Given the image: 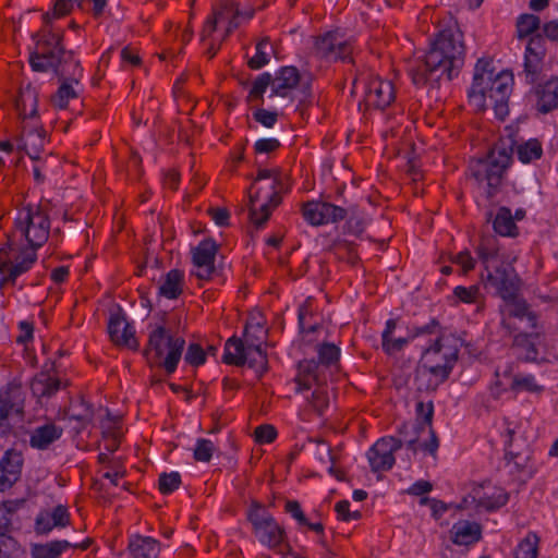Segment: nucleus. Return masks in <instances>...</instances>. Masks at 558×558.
<instances>
[{"mask_svg": "<svg viewBox=\"0 0 558 558\" xmlns=\"http://www.w3.org/2000/svg\"><path fill=\"white\" fill-rule=\"evenodd\" d=\"M185 362L193 366H198L205 363L206 361V352L203 350V348L197 343H191L187 347L185 356Z\"/></svg>", "mask_w": 558, "mask_h": 558, "instance_id": "60", "label": "nucleus"}, {"mask_svg": "<svg viewBox=\"0 0 558 558\" xmlns=\"http://www.w3.org/2000/svg\"><path fill=\"white\" fill-rule=\"evenodd\" d=\"M300 81V74L294 66H284L280 69L276 76L272 77V93L271 96H279L282 98L291 97L293 89Z\"/></svg>", "mask_w": 558, "mask_h": 558, "instance_id": "27", "label": "nucleus"}, {"mask_svg": "<svg viewBox=\"0 0 558 558\" xmlns=\"http://www.w3.org/2000/svg\"><path fill=\"white\" fill-rule=\"evenodd\" d=\"M21 391L17 387L8 386L0 391V428L2 433L7 430L4 422L12 414H21L22 405L20 402Z\"/></svg>", "mask_w": 558, "mask_h": 558, "instance_id": "28", "label": "nucleus"}, {"mask_svg": "<svg viewBox=\"0 0 558 558\" xmlns=\"http://www.w3.org/2000/svg\"><path fill=\"white\" fill-rule=\"evenodd\" d=\"M472 502H476V508H483L487 511H494L508 502V494L499 487L490 485H476L471 490Z\"/></svg>", "mask_w": 558, "mask_h": 558, "instance_id": "23", "label": "nucleus"}, {"mask_svg": "<svg viewBox=\"0 0 558 558\" xmlns=\"http://www.w3.org/2000/svg\"><path fill=\"white\" fill-rule=\"evenodd\" d=\"M62 38V34L51 29H43L34 34L36 48L29 56L31 66L36 72L53 70L60 78L71 74L73 81L78 83L83 76V69L80 61L73 60V52L64 49Z\"/></svg>", "mask_w": 558, "mask_h": 558, "instance_id": "3", "label": "nucleus"}, {"mask_svg": "<svg viewBox=\"0 0 558 558\" xmlns=\"http://www.w3.org/2000/svg\"><path fill=\"white\" fill-rule=\"evenodd\" d=\"M265 336L266 330H264L259 324H256L255 326L246 325L244 331V340H242L245 345V350L250 351L262 348Z\"/></svg>", "mask_w": 558, "mask_h": 558, "instance_id": "47", "label": "nucleus"}, {"mask_svg": "<svg viewBox=\"0 0 558 558\" xmlns=\"http://www.w3.org/2000/svg\"><path fill=\"white\" fill-rule=\"evenodd\" d=\"M245 363L250 367H253L258 373H264L267 369V356L262 348L246 351L245 350Z\"/></svg>", "mask_w": 558, "mask_h": 558, "instance_id": "55", "label": "nucleus"}, {"mask_svg": "<svg viewBox=\"0 0 558 558\" xmlns=\"http://www.w3.org/2000/svg\"><path fill=\"white\" fill-rule=\"evenodd\" d=\"M16 109L22 119L33 118L37 114L36 92L27 86L23 89L16 100Z\"/></svg>", "mask_w": 558, "mask_h": 558, "instance_id": "37", "label": "nucleus"}, {"mask_svg": "<svg viewBox=\"0 0 558 558\" xmlns=\"http://www.w3.org/2000/svg\"><path fill=\"white\" fill-rule=\"evenodd\" d=\"M507 434L509 436V440L507 442V452H506V459L508 460V464H513L518 469H522L525 466V463L527 461V456L522 454L520 452H514L512 449V441L513 436L515 434V428H508Z\"/></svg>", "mask_w": 558, "mask_h": 558, "instance_id": "54", "label": "nucleus"}, {"mask_svg": "<svg viewBox=\"0 0 558 558\" xmlns=\"http://www.w3.org/2000/svg\"><path fill=\"white\" fill-rule=\"evenodd\" d=\"M453 294L464 303H474L478 299L480 288L477 286H471L468 288L459 286L454 288Z\"/></svg>", "mask_w": 558, "mask_h": 558, "instance_id": "61", "label": "nucleus"}, {"mask_svg": "<svg viewBox=\"0 0 558 558\" xmlns=\"http://www.w3.org/2000/svg\"><path fill=\"white\" fill-rule=\"evenodd\" d=\"M268 180L266 186H260L255 193L248 192L250 220L260 228L269 219L271 211L281 203L280 193L283 190L281 178L276 170L260 169L256 181Z\"/></svg>", "mask_w": 558, "mask_h": 558, "instance_id": "6", "label": "nucleus"}, {"mask_svg": "<svg viewBox=\"0 0 558 558\" xmlns=\"http://www.w3.org/2000/svg\"><path fill=\"white\" fill-rule=\"evenodd\" d=\"M512 90V75L496 72L489 59H478L469 90L470 104L476 110H485L492 106L495 116L505 120L509 113L508 99Z\"/></svg>", "mask_w": 558, "mask_h": 558, "instance_id": "2", "label": "nucleus"}, {"mask_svg": "<svg viewBox=\"0 0 558 558\" xmlns=\"http://www.w3.org/2000/svg\"><path fill=\"white\" fill-rule=\"evenodd\" d=\"M270 51H272V47L269 43V38L264 37L256 45V53L248 60V66L253 70H258L268 64Z\"/></svg>", "mask_w": 558, "mask_h": 558, "instance_id": "44", "label": "nucleus"}, {"mask_svg": "<svg viewBox=\"0 0 558 558\" xmlns=\"http://www.w3.org/2000/svg\"><path fill=\"white\" fill-rule=\"evenodd\" d=\"M63 429L54 424L36 427L29 438L33 448L45 450L62 436Z\"/></svg>", "mask_w": 558, "mask_h": 558, "instance_id": "32", "label": "nucleus"}, {"mask_svg": "<svg viewBox=\"0 0 558 558\" xmlns=\"http://www.w3.org/2000/svg\"><path fill=\"white\" fill-rule=\"evenodd\" d=\"M339 349L331 343H324L318 349V361L303 360L299 363V375L295 378L298 392L311 389V380L318 381L324 369L339 360Z\"/></svg>", "mask_w": 558, "mask_h": 558, "instance_id": "9", "label": "nucleus"}, {"mask_svg": "<svg viewBox=\"0 0 558 558\" xmlns=\"http://www.w3.org/2000/svg\"><path fill=\"white\" fill-rule=\"evenodd\" d=\"M465 47L462 32L453 24L439 32L423 61H415L409 72L416 86L449 82L464 63Z\"/></svg>", "mask_w": 558, "mask_h": 558, "instance_id": "1", "label": "nucleus"}, {"mask_svg": "<svg viewBox=\"0 0 558 558\" xmlns=\"http://www.w3.org/2000/svg\"><path fill=\"white\" fill-rule=\"evenodd\" d=\"M546 54L543 35L535 34L530 37L524 53V73L530 83H534L542 70Z\"/></svg>", "mask_w": 558, "mask_h": 558, "instance_id": "21", "label": "nucleus"}, {"mask_svg": "<svg viewBox=\"0 0 558 558\" xmlns=\"http://www.w3.org/2000/svg\"><path fill=\"white\" fill-rule=\"evenodd\" d=\"M36 248H26L16 255L13 243L9 242L0 248V275L1 282L15 281V279L26 272L36 262Z\"/></svg>", "mask_w": 558, "mask_h": 558, "instance_id": "11", "label": "nucleus"}, {"mask_svg": "<svg viewBox=\"0 0 558 558\" xmlns=\"http://www.w3.org/2000/svg\"><path fill=\"white\" fill-rule=\"evenodd\" d=\"M45 145V132L43 130L24 131L19 141V148L23 149L32 159H38Z\"/></svg>", "mask_w": 558, "mask_h": 558, "instance_id": "34", "label": "nucleus"}, {"mask_svg": "<svg viewBox=\"0 0 558 558\" xmlns=\"http://www.w3.org/2000/svg\"><path fill=\"white\" fill-rule=\"evenodd\" d=\"M363 101L366 108L383 110L395 100V88L390 81L380 77L363 78Z\"/></svg>", "mask_w": 558, "mask_h": 558, "instance_id": "15", "label": "nucleus"}, {"mask_svg": "<svg viewBox=\"0 0 558 558\" xmlns=\"http://www.w3.org/2000/svg\"><path fill=\"white\" fill-rule=\"evenodd\" d=\"M347 216L349 215V219L345 223L348 232L359 235L361 234L367 223V220L364 215H362L355 207L347 210Z\"/></svg>", "mask_w": 558, "mask_h": 558, "instance_id": "52", "label": "nucleus"}, {"mask_svg": "<svg viewBox=\"0 0 558 558\" xmlns=\"http://www.w3.org/2000/svg\"><path fill=\"white\" fill-rule=\"evenodd\" d=\"M108 332L112 342L119 347L131 350L138 349V341L135 338L133 326L126 320L121 310L111 313L108 322Z\"/></svg>", "mask_w": 558, "mask_h": 558, "instance_id": "20", "label": "nucleus"}, {"mask_svg": "<svg viewBox=\"0 0 558 558\" xmlns=\"http://www.w3.org/2000/svg\"><path fill=\"white\" fill-rule=\"evenodd\" d=\"M31 389L38 398L51 397L60 389V380L52 377L48 371H44L32 380Z\"/></svg>", "mask_w": 558, "mask_h": 558, "instance_id": "35", "label": "nucleus"}, {"mask_svg": "<svg viewBox=\"0 0 558 558\" xmlns=\"http://www.w3.org/2000/svg\"><path fill=\"white\" fill-rule=\"evenodd\" d=\"M482 537V527L476 522L462 520L454 523L450 530V538L458 546H470Z\"/></svg>", "mask_w": 558, "mask_h": 558, "instance_id": "26", "label": "nucleus"}, {"mask_svg": "<svg viewBox=\"0 0 558 558\" xmlns=\"http://www.w3.org/2000/svg\"><path fill=\"white\" fill-rule=\"evenodd\" d=\"M314 53L327 61H345L352 54V45L340 32L330 31L314 38Z\"/></svg>", "mask_w": 558, "mask_h": 558, "instance_id": "13", "label": "nucleus"}, {"mask_svg": "<svg viewBox=\"0 0 558 558\" xmlns=\"http://www.w3.org/2000/svg\"><path fill=\"white\" fill-rule=\"evenodd\" d=\"M505 312L508 314V318L502 319V326L509 330L519 329L512 318L519 319L521 323L526 322L529 327H536V316L529 310L527 304L522 300H517V296L512 300L505 301Z\"/></svg>", "mask_w": 558, "mask_h": 558, "instance_id": "25", "label": "nucleus"}, {"mask_svg": "<svg viewBox=\"0 0 558 558\" xmlns=\"http://www.w3.org/2000/svg\"><path fill=\"white\" fill-rule=\"evenodd\" d=\"M517 154L520 161L523 163H529L542 157L543 148L537 140L532 138L519 145L517 148Z\"/></svg>", "mask_w": 558, "mask_h": 558, "instance_id": "43", "label": "nucleus"}, {"mask_svg": "<svg viewBox=\"0 0 558 558\" xmlns=\"http://www.w3.org/2000/svg\"><path fill=\"white\" fill-rule=\"evenodd\" d=\"M25 550L10 535H0V558H25Z\"/></svg>", "mask_w": 558, "mask_h": 558, "instance_id": "48", "label": "nucleus"}, {"mask_svg": "<svg viewBox=\"0 0 558 558\" xmlns=\"http://www.w3.org/2000/svg\"><path fill=\"white\" fill-rule=\"evenodd\" d=\"M277 436L276 428L272 425L264 424L255 429V439L260 444H269Z\"/></svg>", "mask_w": 558, "mask_h": 558, "instance_id": "63", "label": "nucleus"}, {"mask_svg": "<svg viewBox=\"0 0 558 558\" xmlns=\"http://www.w3.org/2000/svg\"><path fill=\"white\" fill-rule=\"evenodd\" d=\"M538 536L530 532L519 543L515 549V558H536L538 551Z\"/></svg>", "mask_w": 558, "mask_h": 558, "instance_id": "46", "label": "nucleus"}, {"mask_svg": "<svg viewBox=\"0 0 558 558\" xmlns=\"http://www.w3.org/2000/svg\"><path fill=\"white\" fill-rule=\"evenodd\" d=\"M74 2H76L78 7L82 4L78 0H58L54 3L52 15L50 13L44 15L45 22L49 23L51 17H61L68 14L73 9Z\"/></svg>", "mask_w": 558, "mask_h": 558, "instance_id": "59", "label": "nucleus"}, {"mask_svg": "<svg viewBox=\"0 0 558 558\" xmlns=\"http://www.w3.org/2000/svg\"><path fill=\"white\" fill-rule=\"evenodd\" d=\"M331 250L339 259H345L350 264H355L357 260L354 246L347 241H337Z\"/></svg>", "mask_w": 558, "mask_h": 558, "instance_id": "57", "label": "nucleus"}, {"mask_svg": "<svg viewBox=\"0 0 558 558\" xmlns=\"http://www.w3.org/2000/svg\"><path fill=\"white\" fill-rule=\"evenodd\" d=\"M402 447V440L395 437H384L368 450L367 458L372 471H387L395 464L393 453Z\"/></svg>", "mask_w": 558, "mask_h": 558, "instance_id": "17", "label": "nucleus"}, {"mask_svg": "<svg viewBox=\"0 0 558 558\" xmlns=\"http://www.w3.org/2000/svg\"><path fill=\"white\" fill-rule=\"evenodd\" d=\"M181 475L179 472L161 473L159 475L158 486L162 494H170L179 488Z\"/></svg>", "mask_w": 558, "mask_h": 558, "instance_id": "56", "label": "nucleus"}, {"mask_svg": "<svg viewBox=\"0 0 558 558\" xmlns=\"http://www.w3.org/2000/svg\"><path fill=\"white\" fill-rule=\"evenodd\" d=\"M223 362L232 365L245 364V345L241 339L230 338L225 344Z\"/></svg>", "mask_w": 558, "mask_h": 558, "instance_id": "38", "label": "nucleus"}, {"mask_svg": "<svg viewBox=\"0 0 558 558\" xmlns=\"http://www.w3.org/2000/svg\"><path fill=\"white\" fill-rule=\"evenodd\" d=\"M268 86L272 87V76L267 72L262 73L253 82L252 88L250 90V97L263 99L264 93Z\"/></svg>", "mask_w": 558, "mask_h": 558, "instance_id": "58", "label": "nucleus"}, {"mask_svg": "<svg viewBox=\"0 0 558 558\" xmlns=\"http://www.w3.org/2000/svg\"><path fill=\"white\" fill-rule=\"evenodd\" d=\"M325 380V377H320L318 381H312L311 380V387L313 384H316L317 387L312 393V398L310 400L311 405L313 409L318 413L322 414L324 410L329 405V393L327 388L323 385V381Z\"/></svg>", "mask_w": 558, "mask_h": 558, "instance_id": "45", "label": "nucleus"}, {"mask_svg": "<svg viewBox=\"0 0 558 558\" xmlns=\"http://www.w3.org/2000/svg\"><path fill=\"white\" fill-rule=\"evenodd\" d=\"M541 19L534 14H522L517 21V34L520 39L533 36L539 28Z\"/></svg>", "mask_w": 558, "mask_h": 558, "instance_id": "49", "label": "nucleus"}, {"mask_svg": "<svg viewBox=\"0 0 558 558\" xmlns=\"http://www.w3.org/2000/svg\"><path fill=\"white\" fill-rule=\"evenodd\" d=\"M129 550L133 558H158L160 546L151 537L134 535L130 539Z\"/></svg>", "mask_w": 558, "mask_h": 558, "instance_id": "31", "label": "nucleus"}, {"mask_svg": "<svg viewBox=\"0 0 558 558\" xmlns=\"http://www.w3.org/2000/svg\"><path fill=\"white\" fill-rule=\"evenodd\" d=\"M460 342V339L454 336L441 335L437 337L432 345L423 351L420 362L425 364L428 355L437 367H441L449 375L458 360Z\"/></svg>", "mask_w": 558, "mask_h": 558, "instance_id": "12", "label": "nucleus"}, {"mask_svg": "<svg viewBox=\"0 0 558 558\" xmlns=\"http://www.w3.org/2000/svg\"><path fill=\"white\" fill-rule=\"evenodd\" d=\"M15 230L33 248L40 247L49 236L50 221L39 207L22 209L15 219Z\"/></svg>", "mask_w": 558, "mask_h": 558, "instance_id": "8", "label": "nucleus"}, {"mask_svg": "<svg viewBox=\"0 0 558 558\" xmlns=\"http://www.w3.org/2000/svg\"><path fill=\"white\" fill-rule=\"evenodd\" d=\"M400 438L397 440H402V446L405 445L410 450L416 452L418 450H424V442H429V438L426 435H420L416 430H409L407 434L402 433V426L399 429Z\"/></svg>", "mask_w": 558, "mask_h": 558, "instance_id": "50", "label": "nucleus"}, {"mask_svg": "<svg viewBox=\"0 0 558 558\" xmlns=\"http://www.w3.org/2000/svg\"><path fill=\"white\" fill-rule=\"evenodd\" d=\"M69 512L64 506H57L52 511H41L36 518V530L39 533H48L53 527H64L69 524Z\"/></svg>", "mask_w": 558, "mask_h": 558, "instance_id": "30", "label": "nucleus"}, {"mask_svg": "<svg viewBox=\"0 0 558 558\" xmlns=\"http://www.w3.org/2000/svg\"><path fill=\"white\" fill-rule=\"evenodd\" d=\"M433 362L427 355L426 363L420 362L416 367L414 383L420 391H434L449 377L445 369Z\"/></svg>", "mask_w": 558, "mask_h": 558, "instance_id": "22", "label": "nucleus"}, {"mask_svg": "<svg viewBox=\"0 0 558 558\" xmlns=\"http://www.w3.org/2000/svg\"><path fill=\"white\" fill-rule=\"evenodd\" d=\"M416 413L422 421L416 424H402V433L407 434L409 430H416L420 435H426L429 438V442H424L423 448L426 452L435 454L439 442L432 427V420L434 414V405L432 402L424 403L418 402L416 404Z\"/></svg>", "mask_w": 558, "mask_h": 558, "instance_id": "18", "label": "nucleus"}, {"mask_svg": "<svg viewBox=\"0 0 558 558\" xmlns=\"http://www.w3.org/2000/svg\"><path fill=\"white\" fill-rule=\"evenodd\" d=\"M23 465L22 453L16 450H8L0 460V490L10 488L21 475Z\"/></svg>", "mask_w": 558, "mask_h": 558, "instance_id": "24", "label": "nucleus"}, {"mask_svg": "<svg viewBox=\"0 0 558 558\" xmlns=\"http://www.w3.org/2000/svg\"><path fill=\"white\" fill-rule=\"evenodd\" d=\"M542 345V336L538 332H520L514 336L513 349L520 359L535 361L538 356V348Z\"/></svg>", "mask_w": 558, "mask_h": 558, "instance_id": "29", "label": "nucleus"}, {"mask_svg": "<svg viewBox=\"0 0 558 558\" xmlns=\"http://www.w3.org/2000/svg\"><path fill=\"white\" fill-rule=\"evenodd\" d=\"M183 280L181 270H170L160 282L159 294L167 299H177L183 291Z\"/></svg>", "mask_w": 558, "mask_h": 558, "instance_id": "36", "label": "nucleus"}, {"mask_svg": "<svg viewBox=\"0 0 558 558\" xmlns=\"http://www.w3.org/2000/svg\"><path fill=\"white\" fill-rule=\"evenodd\" d=\"M253 118L255 119V121H257L262 125H264L266 128H272L278 120V113L276 111H269V110L259 108L254 111Z\"/></svg>", "mask_w": 558, "mask_h": 558, "instance_id": "62", "label": "nucleus"}, {"mask_svg": "<svg viewBox=\"0 0 558 558\" xmlns=\"http://www.w3.org/2000/svg\"><path fill=\"white\" fill-rule=\"evenodd\" d=\"M71 544L68 541H53L47 544L34 545L32 549L33 558H58L60 554L69 548Z\"/></svg>", "mask_w": 558, "mask_h": 558, "instance_id": "41", "label": "nucleus"}, {"mask_svg": "<svg viewBox=\"0 0 558 558\" xmlns=\"http://www.w3.org/2000/svg\"><path fill=\"white\" fill-rule=\"evenodd\" d=\"M216 450L215 445L211 440L199 438L196 441L194 451H193V458L197 462H209L214 452Z\"/></svg>", "mask_w": 558, "mask_h": 558, "instance_id": "53", "label": "nucleus"}, {"mask_svg": "<svg viewBox=\"0 0 558 558\" xmlns=\"http://www.w3.org/2000/svg\"><path fill=\"white\" fill-rule=\"evenodd\" d=\"M511 155L512 143L501 142L489 150L486 158L471 161V175L485 191L487 198L494 197L498 192Z\"/></svg>", "mask_w": 558, "mask_h": 558, "instance_id": "5", "label": "nucleus"}, {"mask_svg": "<svg viewBox=\"0 0 558 558\" xmlns=\"http://www.w3.org/2000/svg\"><path fill=\"white\" fill-rule=\"evenodd\" d=\"M61 80L62 83L53 95L52 102L57 108L64 109L68 107L70 99L77 97V93L73 87V84L76 83L73 81V76L71 74H66V76Z\"/></svg>", "mask_w": 558, "mask_h": 558, "instance_id": "40", "label": "nucleus"}, {"mask_svg": "<svg viewBox=\"0 0 558 558\" xmlns=\"http://www.w3.org/2000/svg\"><path fill=\"white\" fill-rule=\"evenodd\" d=\"M108 424H101L102 427V437H104V447L108 452H113L119 447V429L117 427V421L112 420L110 413L107 412Z\"/></svg>", "mask_w": 558, "mask_h": 558, "instance_id": "42", "label": "nucleus"}, {"mask_svg": "<svg viewBox=\"0 0 558 558\" xmlns=\"http://www.w3.org/2000/svg\"><path fill=\"white\" fill-rule=\"evenodd\" d=\"M477 255L484 266L481 274L486 289H493L504 301L512 300L520 289V279L514 268L499 260L498 250L493 240L483 241L477 247Z\"/></svg>", "mask_w": 558, "mask_h": 558, "instance_id": "4", "label": "nucleus"}, {"mask_svg": "<svg viewBox=\"0 0 558 558\" xmlns=\"http://www.w3.org/2000/svg\"><path fill=\"white\" fill-rule=\"evenodd\" d=\"M452 263L461 266L463 272L472 270L475 266V259L471 256L469 251H462L451 258Z\"/></svg>", "mask_w": 558, "mask_h": 558, "instance_id": "64", "label": "nucleus"}, {"mask_svg": "<svg viewBox=\"0 0 558 558\" xmlns=\"http://www.w3.org/2000/svg\"><path fill=\"white\" fill-rule=\"evenodd\" d=\"M494 230L504 236H513L515 235L517 226L513 221L512 214L509 208L500 207L494 221H493Z\"/></svg>", "mask_w": 558, "mask_h": 558, "instance_id": "39", "label": "nucleus"}, {"mask_svg": "<svg viewBox=\"0 0 558 558\" xmlns=\"http://www.w3.org/2000/svg\"><path fill=\"white\" fill-rule=\"evenodd\" d=\"M538 110L546 113L558 106V78H551L536 87Z\"/></svg>", "mask_w": 558, "mask_h": 558, "instance_id": "33", "label": "nucleus"}, {"mask_svg": "<svg viewBox=\"0 0 558 558\" xmlns=\"http://www.w3.org/2000/svg\"><path fill=\"white\" fill-rule=\"evenodd\" d=\"M510 389L525 390L529 392H538L542 387L535 381L532 375H518V377H509Z\"/></svg>", "mask_w": 558, "mask_h": 558, "instance_id": "51", "label": "nucleus"}, {"mask_svg": "<svg viewBox=\"0 0 558 558\" xmlns=\"http://www.w3.org/2000/svg\"><path fill=\"white\" fill-rule=\"evenodd\" d=\"M438 323L432 320L429 324L412 329L405 337H395L397 328V319H388L385 329L381 332V348L388 355H393L400 352L411 340L422 335L435 333Z\"/></svg>", "mask_w": 558, "mask_h": 558, "instance_id": "14", "label": "nucleus"}, {"mask_svg": "<svg viewBox=\"0 0 558 558\" xmlns=\"http://www.w3.org/2000/svg\"><path fill=\"white\" fill-rule=\"evenodd\" d=\"M347 209L328 202H307L302 207L303 218L312 226L337 222L347 217Z\"/></svg>", "mask_w": 558, "mask_h": 558, "instance_id": "16", "label": "nucleus"}, {"mask_svg": "<svg viewBox=\"0 0 558 558\" xmlns=\"http://www.w3.org/2000/svg\"><path fill=\"white\" fill-rule=\"evenodd\" d=\"M184 345L183 338L174 337L165 327L157 326L149 333L145 355L163 367L168 374H172L177 369Z\"/></svg>", "mask_w": 558, "mask_h": 558, "instance_id": "7", "label": "nucleus"}, {"mask_svg": "<svg viewBox=\"0 0 558 558\" xmlns=\"http://www.w3.org/2000/svg\"><path fill=\"white\" fill-rule=\"evenodd\" d=\"M218 245L211 239L202 241L192 248V262L195 267V276L201 280H208L215 271V257Z\"/></svg>", "mask_w": 558, "mask_h": 558, "instance_id": "19", "label": "nucleus"}, {"mask_svg": "<svg viewBox=\"0 0 558 558\" xmlns=\"http://www.w3.org/2000/svg\"><path fill=\"white\" fill-rule=\"evenodd\" d=\"M247 520L251 522L259 543L271 549L280 545L283 539V529L278 525L272 515L259 502H252L247 511Z\"/></svg>", "mask_w": 558, "mask_h": 558, "instance_id": "10", "label": "nucleus"}]
</instances>
